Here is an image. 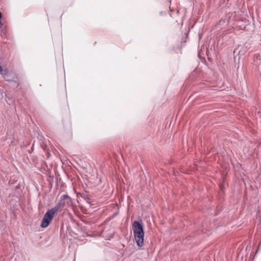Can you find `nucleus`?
<instances>
[{
    "label": "nucleus",
    "instance_id": "obj_1",
    "mask_svg": "<svg viewBox=\"0 0 261 261\" xmlns=\"http://www.w3.org/2000/svg\"><path fill=\"white\" fill-rule=\"evenodd\" d=\"M133 230L136 242L138 246L142 247L144 244V232L141 222L135 221L133 223Z\"/></svg>",
    "mask_w": 261,
    "mask_h": 261
},
{
    "label": "nucleus",
    "instance_id": "obj_2",
    "mask_svg": "<svg viewBox=\"0 0 261 261\" xmlns=\"http://www.w3.org/2000/svg\"><path fill=\"white\" fill-rule=\"evenodd\" d=\"M57 209L54 207L48 210L44 214L41 222L40 226L43 228L47 227L51 223L55 214L57 213Z\"/></svg>",
    "mask_w": 261,
    "mask_h": 261
},
{
    "label": "nucleus",
    "instance_id": "obj_3",
    "mask_svg": "<svg viewBox=\"0 0 261 261\" xmlns=\"http://www.w3.org/2000/svg\"><path fill=\"white\" fill-rule=\"evenodd\" d=\"M71 205V199L67 195H63L61 200L54 207L57 209V212L62 208H67Z\"/></svg>",
    "mask_w": 261,
    "mask_h": 261
},
{
    "label": "nucleus",
    "instance_id": "obj_4",
    "mask_svg": "<svg viewBox=\"0 0 261 261\" xmlns=\"http://www.w3.org/2000/svg\"><path fill=\"white\" fill-rule=\"evenodd\" d=\"M0 74L2 75H5L7 74L6 70H3V67L0 65Z\"/></svg>",
    "mask_w": 261,
    "mask_h": 261
}]
</instances>
